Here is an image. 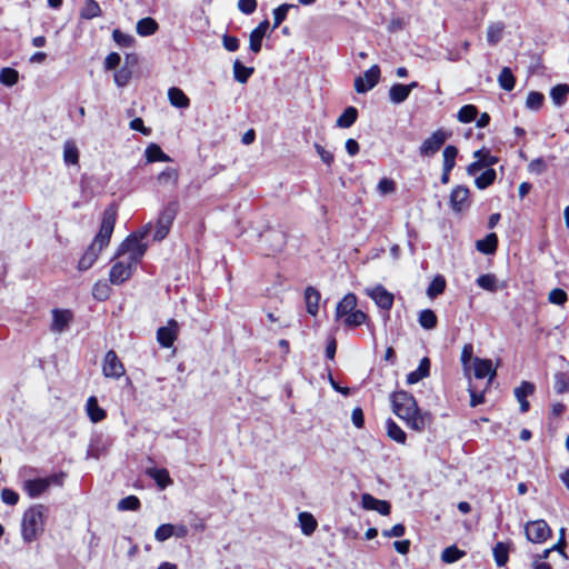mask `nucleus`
Returning <instances> with one entry per match:
<instances>
[{"label":"nucleus","mask_w":569,"mask_h":569,"mask_svg":"<svg viewBox=\"0 0 569 569\" xmlns=\"http://www.w3.org/2000/svg\"><path fill=\"white\" fill-rule=\"evenodd\" d=\"M47 510L43 505H34L23 513L21 536L24 542L30 543L42 533Z\"/></svg>","instance_id":"obj_3"},{"label":"nucleus","mask_w":569,"mask_h":569,"mask_svg":"<svg viewBox=\"0 0 569 569\" xmlns=\"http://www.w3.org/2000/svg\"><path fill=\"white\" fill-rule=\"evenodd\" d=\"M19 80V72L10 67L0 70V83L7 87L14 86Z\"/></svg>","instance_id":"obj_43"},{"label":"nucleus","mask_w":569,"mask_h":569,"mask_svg":"<svg viewBox=\"0 0 569 569\" xmlns=\"http://www.w3.org/2000/svg\"><path fill=\"white\" fill-rule=\"evenodd\" d=\"M535 389V385L529 381H522L521 385L515 389V397L520 405L521 413H526L529 410L530 403L527 400V397L532 395Z\"/></svg>","instance_id":"obj_17"},{"label":"nucleus","mask_w":569,"mask_h":569,"mask_svg":"<svg viewBox=\"0 0 569 569\" xmlns=\"http://www.w3.org/2000/svg\"><path fill=\"white\" fill-rule=\"evenodd\" d=\"M117 221V207L112 203L104 209L100 229L78 262V269L86 271L96 262L101 250L110 242Z\"/></svg>","instance_id":"obj_2"},{"label":"nucleus","mask_w":569,"mask_h":569,"mask_svg":"<svg viewBox=\"0 0 569 569\" xmlns=\"http://www.w3.org/2000/svg\"><path fill=\"white\" fill-rule=\"evenodd\" d=\"M157 179L160 184L174 187L178 182V171L173 168H166L158 174Z\"/></svg>","instance_id":"obj_49"},{"label":"nucleus","mask_w":569,"mask_h":569,"mask_svg":"<svg viewBox=\"0 0 569 569\" xmlns=\"http://www.w3.org/2000/svg\"><path fill=\"white\" fill-rule=\"evenodd\" d=\"M430 373V360L429 358L425 357L420 360V363L418 368L410 373L407 375V383L408 385H415L422 380L423 378L428 377Z\"/></svg>","instance_id":"obj_20"},{"label":"nucleus","mask_w":569,"mask_h":569,"mask_svg":"<svg viewBox=\"0 0 569 569\" xmlns=\"http://www.w3.org/2000/svg\"><path fill=\"white\" fill-rule=\"evenodd\" d=\"M447 282L443 276L437 274L427 288V296L429 298H436L441 295L446 289Z\"/></svg>","instance_id":"obj_37"},{"label":"nucleus","mask_w":569,"mask_h":569,"mask_svg":"<svg viewBox=\"0 0 569 569\" xmlns=\"http://www.w3.org/2000/svg\"><path fill=\"white\" fill-rule=\"evenodd\" d=\"M396 189V183L393 180L388 178H382L378 183V190L382 194H388L393 192Z\"/></svg>","instance_id":"obj_61"},{"label":"nucleus","mask_w":569,"mask_h":569,"mask_svg":"<svg viewBox=\"0 0 569 569\" xmlns=\"http://www.w3.org/2000/svg\"><path fill=\"white\" fill-rule=\"evenodd\" d=\"M357 306V297L353 293H347L336 308V318L343 319L351 313Z\"/></svg>","instance_id":"obj_19"},{"label":"nucleus","mask_w":569,"mask_h":569,"mask_svg":"<svg viewBox=\"0 0 569 569\" xmlns=\"http://www.w3.org/2000/svg\"><path fill=\"white\" fill-rule=\"evenodd\" d=\"M451 137V132L445 129H438L430 137L423 140L419 147L421 157H431L436 154L445 142Z\"/></svg>","instance_id":"obj_7"},{"label":"nucleus","mask_w":569,"mask_h":569,"mask_svg":"<svg viewBox=\"0 0 569 569\" xmlns=\"http://www.w3.org/2000/svg\"><path fill=\"white\" fill-rule=\"evenodd\" d=\"M498 247V237L496 233H489L483 239L477 240L476 248L485 254H492Z\"/></svg>","instance_id":"obj_22"},{"label":"nucleus","mask_w":569,"mask_h":569,"mask_svg":"<svg viewBox=\"0 0 569 569\" xmlns=\"http://www.w3.org/2000/svg\"><path fill=\"white\" fill-rule=\"evenodd\" d=\"M147 162H156V161H170V157L166 154L162 149L156 144L150 143L144 151Z\"/></svg>","instance_id":"obj_33"},{"label":"nucleus","mask_w":569,"mask_h":569,"mask_svg":"<svg viewBox=\"0 0 569 569\" xmlns=\"http://www.w3.org/2000/svg\"><path fill=\"white\" fill-rule=\"evenodd\" d=\"M367 318L368 317L363 311L355 309L351 313L343 318V323L347 327L353 328L365 323Z\"/></svg>","instance_id":"obj_46"},{"label":"nucleus","mask_w":569,"mask_h":569,"mask_svg":"<svg viewBox=\"0 0 569 569\" xmlns=\"http://www.w3.org/2000/svg\"><path fill=\"white\" fill-rule=\"evenodd\" d=\"M263 34L259 33L258 31L252 30L249 36V47L250 50L254 53L260 52Z\"/></svg>","instance_id":"obj_58"},{"label":"nucleus","mask_w":569,"mask_h":569,"mask_svg":"<svg viewBox=\"0 0 569 569\" xmlns=\"http://www.w3.org/2000/svg\"><path fill=\"white\" fill-rule=\"evenodd\" d=\"M496 565L503 567L509 559V546L502 541L496 543L492 550Z\"/></svg>","instance_id":"obj_34"},{"label":"nucleus","mask_w":569,"mask_h":569,"mask_svg":"<svg viewBox=\"0 0 569 569\" xmlns=\"http://www.w3.org/2000/svg\"><path fill=\"white\" fill-rule=\"evenodd\" d=\"M545 97L541 92L530 91L526 100V107L530 110H539L542 107Z\"/></svg>","instance_id":"obj_52"},{"label":"nucleus","mask_w":569,"mask_h":569,"mask_svg":"<svg viewBox=\"0 0 569 569\" xmlns=\"http://www.w3.org/2000/svg\"><path fill=\"white\" fill-rule=\"evenodd\" d=\"M477 116H478V109L476 106L465 104L459 109V111L457 113V119L461 123H469V122L476 120Z\"/></svg>","instance_id":"obj_41"},{"label":"nucleus","mask_w":569,"mask_h":569,"mask_svg":"<svg viewBox=\"0 0 569 569\" xmlns=\"http://www.w3.org/2000/svg\"><path fill=\"white\" fill-rule=\"evenodd\" d=\"M178 210L179 203L177 200L168 202V204L161 210L157 221L156 231L153 233V240L161 241L167 237Z\"/></svg>","instance_id":"obj_6"},{"label":"nucleus","mask_w":569,"mask_h":569,"mask_svg":"<svg viewBox=\"0 0 569 569\" xmlns=\"http://www.w3.org/2000/svg\"><path fill=\"white\" fill-rule=\"evenodd\" d=\"M466 555L465 551L458 549L456 546L447 547L441 553V560L446 563H453Z\"/></svg>","instance_id":"obj_48"},{"label":"nucleus","mask_w":569,"mask_h":569,"mask_svg":"<svg viewBox=\"0 0 569 569\" xmlns=\"http://www.w3.org/2000/svg\"><path fill=\"white\" fill-rule=\"evenodd\" d=\"M131 72L128 69H120L114 73V82L118 87H124L129 79H130Z\"/></svg>","instance_id":"obj_63"},{"label":"nucleus","mask_w":569,"mask_h":569,"mask_svg":"<svg viewBox=\"0 0 569 569\" xmlns=\"http://www.w3.org/2000/svg\"><path fill=\"white\" fill-rule=\"evenodd\" d=\"M358 118V110L355 107H347L337 119V127L350 128Z\"/></svg>","instance_id":"obj_29"},{"label":"nucleus","mask_w":569,"mask_h":569,"mask_svg":"<svg viewBox=\"0 0 569 569\" xmlns=\"http://www.w3.org/2000/svg\"><path fill=\"white\" fill-rule=\"evenodd\" d=\"M503 32V24L502 23H492L487 29V41L495 46L497 44L501 38Z\"/></svg>","instance_id":"obj_50"},{"label":"nucleus","mask_w":569,"mask_h":569,"mask_svg":"<svg viewBox=\"0 0 569 569\" xmlns=\"http://www.w3.org/2000/svg\"><path fill=\"white\" fill-rule=\"evenodd\" d=\"M473 375L477 379L489 378V381L493 380L497 376L496 369L492 368V361L490 359L473 358Z\"/></svg>","instance_id":"obj_16"},{"label":"nucleus","mask_w":569,"mask_h":569,"mask_svg":"<svg viewBox=\"0 0 569 569\" xmlns=\"http://www.w3.org/2000/svg\"><path fill=\"white\" fill-rule=\"evenodd\" d=\"M102 371L107 378L113 379H119L124 375V367L113 350L106 353Z\"/></svg>","instance_id":"obj_11"},{"label":"nucleus","mask_w":569,"mask_h":569,"mask_svg":"<svg viewBox=\"0 0 569 569\" xmlns=\"http://www.w3.org/2000/svg\"><path fill=\"white\" fill-rule=\"evenodd\" d=\"M121 57L117 52H111L106 57L104 60V68L107 70H113L116 69L120 63Z\"/></svg>","instance_id":"obj_64"},{"label":"nucleus","mask_w":569,"mask_h":569,"mask_svg":"<svg viewBox=\"0 0 569 569\" xmlns=\"http://www.w3.org/2000/svg\"><path fill=\"white\" fill-rule=\"evenodd\" d=\"M292 7V4L283 3L273 10V29L278 28L282 23L287 18L288 11Z\"/></svg>","instance_id":"obj_54"},{"label":"nucleus","mask_w":569,"mask_h":569,"mask_svg":"<svg viewBox=\"0 0 569 569\" xmlns=\"http://www.w3.org/2000/svg\"><path fill=\"white\" fill-rule=\"evenodd\" d=\"M469 189L465 186H457L450 193V206L451 209L460 213L469 208Z\"/></svg>","instance_id":"obj_12"},{"label":"nucleus","mask_w":569,"mask_h":569,"mask_svg":"<svg viewBox=\"0 0 569 569\" xmlns=\"http://www.w3.org/2000/svg\"><path fill=\"white\" fill-rule=\"evenodd\" d=\"M368 296L375 300L377 306L383 310H390L393 305V295L378 284L368 290Z\"/></svg>","instance_id":"obj_13"},{"label":"nucleus","mask_w":569,"mask_h":569,"mask_svg":"<svg viewBox=\"0 0 569 569\" xmlns=\"http://www.w3.org/2000/svg\"><path fill=\"white\" fill-rule=\"evenodd\" d=\"M387 436L397 443L405 445L407 440L406 432L391 419L386 421Z\"/></svg>","instance_id":"obj_25"},{"label":"nucleus","mask_w":569,"mask_h":569,"mask_svg":"<svg viewBox=\"0 0 569 569\" xmlns=\"http://www.w3.org/2000/svg\"><path fill=\"white\" fill-rule=\"evenodd\" d=\"M159 29L158 22L150 17L142 18L137 22L136 30L141 37H148L157 32Z\"/></svg>","instance_id":"obj_23"},{"label":"nucleus","mask_w":569,"mask_h":569,"mask_svg":"<svg viewBox=\"0 0 569 569\" xmlns=\"http://www.w3.org/2000/svg\"><path fill=\"white\" fill-rule=\"evenodd\" d=\"M257 0H239L238 1V9L243 14H252L257 9Z\"/></svg>","instance_id":"obj_60"},{"label":"nucleus","mask_w":569,"mask_h":569,"mask_svg":"<svg viewBox=\"0 0 569 569\" xmlns=\"http://www.w3.org/2000/svg\"><path fill=\"white\" fill-rule=\"evenodd\" d=\"M476 282L478 287L490 292H496L499 289L498 279L493 273H483L477 278Z\"/></svg>","instance_id":"obj_35"},{"label":"nucleus","mask_w":569,"mask_h":569,"mask_svg":"<svg viewBox=\"0 0 569 569\" xmlns=\"http://www.w3.org/2000/svg\"><path fill=\"white\" fill-rule=\"evenodd\" d=\"M140 508V500L136 496H128L118 502V509L121 511H136Z\"/></svg>","instance_id":"obj_51"},{"label":"nucleus","mask_w":569,"mask_h":569,"mask_svg":"<svg viewBox=\"0 0 569 569\" xmlns=\"http://www.w3.org/2000/svg\"><path fill=\"white\" fill-rule=\"evenodd\" d=\"M150 230L151 224L149 223L138 232L129 234L119 246L117 256H127L126 260L138 264L147 250V243H143L142 240L149 234Z\"/></svg>","instance_id":"obj_4"},{"label":"nucleus","mask_w":569,"mask_h":569,"mask_svg":"<svg viewBox=\"0 0 569 569\" xmlns=\"http://www.w3.org/2000/svg\"><path fill=\"white\" fill-rule=\"evenodd\" d=\"M79 14L82 20H91L100 17L102 14V10L96 0H86Z\"/></svg>","instance_id":"obj_27"},{"label":"nucleus","mask_w":569,"mask_h":569,"mask_svg":"<svg viewBox=\"0 0 569 569\" xmlns=\"http://www.w3.org/2000/svg\"><path fill=\"white\" fill-rule=\"evenodd\" d=\"M298 520L303 535L310 536L315 532L317 528V521L311 513L306 511L300 512L298 516Z\"/></svg>","instance_id":"obj_32"},{"label":"nucleus","mask_w":569,"mask_h":569,"mask_svg":"<svg viewBox=\"0 0 569 569\" xmlns=\"http://www.w3.org/2000/svg\"><path fill=\"white\" fill-rule=\"evenodd\" d=\"M148 473L157 482L160 489H166L172 483L169 472L164 468H153L150 469Z\"/></svg>","instance_id":"obj_30"},{"label":"nucleus","mask_w":569,"mask_h":569,"mask_svg":"<svg viewBox=\"0 0 569 569\" xmlns=\"http://www.w3.org/2000/svg\"><path fill=\"white\" fill-rule=\"evenodd\" d=\"M111 288L106 281H97L92 288V296L96 300L104 301L110 296Z\"/></svg>","instance_id":"obj_47"},{"label":"nucleus","mask_w":569,"mask_h":569,"mask_svg":"<svg viewBox=\"0 0 569 569\" xmlns=\"http://www.w3.org/2000/svg\"><path fill=\"white\" fill-rule=\"evenodd\" d=\"M253 72L252 67H246L239 60L233 62V77L238 82L246 83Z\"/></svg>","instance_id":"obj_38"},{"label":"nucleus","mask_w":569,"mask_h":569,"mask_svg":"<svg viewBox=\"0 0 569 569\" xmlns=\"http://www.w3.org/2000/svg\"><path fill=\"white\" fill-rule=\"evenodd\" d=\"M72 320V312L67 309H53L52 310V323H51V331L61 333L63 332L70 321Z\"/></svg>","instance_id":"obj_15"},{"label":"nucleus","mask_w":569,"mask_h":569,"mask_svg":"<svg viewBox=\"0 0 569 569\" xmlns=\"http://www.w3.org/2000/svg\"><path fill=\"white\" fill-rule=\"evenodd\" d=\"M87 413L90 420L94 423L100 422L106 418V411L99 407L96 397L91 396L87 400Z\"/></svg>","instance_id":"obj_26"},{"label":"nucleus","mask_w":569,"mask_h":569,"mask_svg":"<svg viewBox=\"0 0 569 569\" xmlns=\"http://www.w3.org/2000/svg\"><path fill=\"white\" fill-rule=\"evenodd\" d=\"M361 507L366 510H376L382 516H388L391 510V506L387 500L377 499L370 493L361 496Z\"/></svg>","instance_id":"obj_14"},{"label":"nucleus","mask_w":569,"mask_h":569,"mask_svg":"<svg viewBox=\"0 0 569 569\" xmlns=\"http://www.w3.org/2000/svg\"><path fill=\"white\" fill-rule=\"evenodd\" d=\"M380 76V67L378 64H373L367 71H365L363 76H359L355 79V90L358 93L368 92L379 83Z\"/></svg>","instance_id":"obj_9"},{"label":"nucleus","mask_w":569,"mask_h":569,"mask_svg":"<svg viewBox=\"0 0 569 569\" xmlns=\"http://www.w3.org/2000/svg\"><path fill=\"white\" fill-rule=\"evenodd\" d=\"M168 99L170 103L177 108H188L190 104V100L187 94L177 87H171L168 90Z\"/></svg>","instance_id":"obj_24"},{"label":"nucleus","mask_w":569,"mask_h":569,"mask_svg":"<svg viewBox=\"0 0 569 569\" xmlns=\"http://www.w3.org/2000/svg\"><path fill=\"white\" fill-rule=\"evenodd\" d=\"M222 44H223V48L227 51L234 52L239 48V40L236 37H232V36H229V34H224L222 37Z\"/></svg>","instance_id":"obj_62"},{"label":"nucleus","mask_w":569,"mask_h":569,"mask_svg":"<svg viewBox=\"0 0 569 569\" xmlns=\"http://www.w3.org/2000/svg\"><path fill=\"white\" fill-rule=\"evenodd\" d=\"M305 301L307 312L316 316L319 309L320 292L313 287H308L305 291Z\"/></svg>","instance_id":"obj_21"},{"label":"nucleus","mask_w":569,"mask_h":569,"mask_svg":"<svg viewBox=\"0 0 569 569\" xmlns=\"http://www.w3.org/2000/svg\"><path fill=\"white\" fill-rule=\"evenodd\" d=\"M499 86L506 90L511 91L515 88L516 79L509 67H503L498 76Z\"/></svg>","instance_id":"obj_39"},{"label":"nucleus","mask_w":569,"mask_h":569,"mask_svg":"<svg viewBox=\"0 0 569 569\" xmlns=\"http://www.w3.org/2000/svg\"><path fill=\"white\" fill-rule=\"evenodd\" d=\"M393 413L403 420L408 428L422 432L431 423V415L418 407L415 397L407 391H397L391 395Z\"/></svg>","instance_id":"obj_1"},{"label":"nucleus","mask_w":569,"mask_h":569,"mask_svg":"<svg viewBox=\"0 0 569 569\" xmlns=\"http://www.w3.org/2000/svg\"><path fill=\"white\" fill-rule=\"evenodd\" d=\"M112 39L119 47H123V48L131 47L133 43V37H131L130 34L123 33L119 29L113 30Z\"/></svg>","instance_id":"obj_56"},{"label":"nucleus","mask_w":569,"mask_h":569,"mask_svg":"<svg viewBox=\"0 0 569 569\" xmlns=\"http://www.w3.org/2000/svg\"><path fill=\"white\" fill-rule=\"evenodd\" d=\"M174 525L163 523L156 529L154 539L159 542H163L173 536Z\"/></svg>","instance_id":"obj_53"},{"label":"nucleus","mask_w":569,"mask_h":569,"mask_svg":"<svg viewBox=\"0 0 569 569\" xmlns=\"http://www.w3.org/2000/svg\"><path fill=\"white\" fill-rule=\"evenodd\" d=\"M67 475L63 471L52 473L44 478L29 479L23 482V490L34 499L40 497L51 486L62 487Z\"/></svg>","instance_id":"obj_5"},{"label":"nucleus","mask_w":569,"mask_h":569,"mask_svg":"<svg viewBox=\"0 0 569 569\" xmlns=\"http://www.w3.org/2000/svg\"><path fill=\"white\" fill-rule=\"evenodd\" d=\"M177 326V322L174 320H171L169 322V326L160 327L157 331V340L159 345L163 348H170L176 338L177 332L174 330V327Z\"/></svg>","instance_id":"obj_18"},{"label":"nucleus","mask_w":569,"mask_h":569,"mask_svg":"<svg viewBox=\"0 0 569 569\" xmlns=\"http://www.w3.org/2000/svg\"><path fill=\"white\" fill-rule=\"evenodd\" d=\"M63 161L67 166H74L79 162V150L73 141H66L63 144Z\"/></svg>","instance_id":"obj_31"},{"label":"nucleus","mask_w":569,"mask_h":569,"mask_svg":"<svg viewBox=\"0 0 569 569\" xmlns=\"http://www.w3.org/2000/svg\"><path fill=\"white\" fill-rule=\"evenodd\" d=\"M496 178V170L492 168H488L475 179V184L478 189L483 190L491 186L495 182Z\"/></svg>","instance_id":"obj_40"},{"label":"nucleus","mask_w":569,"mask_h":569,"mask_svg":"<svg viewBox=\"0 0 569 569\" xmlns=\"http://www.w3.org/2000/svg\"><path fill=\"white\" fill-rule=\"evenodd\" d=\"M437 316L431 309H425L419 313L418 322L427 330H431L437 326Z\"/></svg>","instance_id":"obj_42"},{"label":"nucleus","mask_w":569,"mask_h":569,"mask_svg":"<svg viewBox=\"0 0 569 569\" xmlns=\"http://www.w3.org/2000/svg\"><path fill=\"white\" fill-rule=\"evenodd\" d=\"M548 300L550 303L563 306L568 300V295L566 293L565 290L556 288L549 292Z\"/></svg>","instance_id":"obj_55"},{"label":"nucleus","mask_w":569,"mask_h":569,"mask_svg":"<svg viewBox=\"0 0 569 569\" xmlns=\"http://www.w3.org/2000/svg\"><path fill=\"white\" fill-rule=\"evenodd\" d=\"M569 94V86L566 83H560L551 88L550 97L553 103L558 107L562 106L567 100Z\"/></svg>","instance_id":"obj_36"},{"label":"nucleus","mask_w":569,"mask_h":569,"mask_svg":"<svg viewBox=\"0 0 569 569\" xmlns=\"http://www.w3.org/2000/svg\"><path fill=\"white\" fill-rule=\"evenodd\" d=\"M409 97L408 88L402 83H395L389 89V99L395 104L405 102Z\"/></svg>","instance_id":"obj_28"},{"label":"nucleus","mask_w":569,"mask_h":569,"mask_svg":"<svg viewBox=\"0 0 569 569\" xmlns=\"http://www.w3.org/2000/svg\"><path fill=\"white\" fill-rule=\"evenodd\" d=\"M1 500L9 506H16L19 501V495L10 488H3L1 491Z\"/></svg>","instance_id":"obj_59"},{"label":"nucleus","mask_w":569,"mask_h":569,"mask_svg":"<svg viewBox=\"0 0 569 569\" xmlns=\"http://www.w3.org/2000/svg\"><path fill=\"white\" fill-rule=\"evenodd\" d=\"M553 389L556 393L562 395L569 392V377L565 372H556L553 376Z\"/></svg>","instance_id":"obj_45"},{"label":"nucleus","mask_w":569,"mask_h":569,"mask_svg":"<svg viewBox=\"0 0 569 569\" xmlns=\"http://www.w3.org/2000/svg\"><path fill=\"white\" fill-rule=\"evenodd\" d=\"M547 168H548L547 162L541 157L533 159L528 164V171L530 173L537 174V176L545 173L547 171Z\"/></svg>","instance_id":"obj_57"},{"label":"nucleus","mask_w":569,"mask_h":569,"mask_svg":"<svg viewBox=\"0 0 569 569\" xmlns=\"http://www.w3.org/2000/svg\"><path fill=\"white\" fill-rule=\"evenodd\" d=\"M458 156V149L455 146H447L443 149V163L442 168L446 169V171H451L456 164V158Z\"/></svg>","instance_id":"obj_44"},{"label":"nucleus","mask_w":569,"mask_h":569,"mask_svg":"<svg viewBox=\"0 0 569 569\" xmlns=\"http://www.w3.org/2000/svg\"><path fill=\"white\" fill-rule=\"evenodd\" d=\"M525 533L529 541L542 543L551 536V529L545 520L539 519L528 521L525 526Z\"/></svg>","instance_id":"obj_8"},{"label":"nucleus","mask_w":569,"mask_h":569,"mask_svg":"<svg viewBox=\"0 0 569 569\" xmlns=\"http://www.w3.org/2000/svg\"><path fill=\"white\" fill-rule=\"evenodd\" d=\"M137 264L128 261L121 260L116 262L109 272V280L112 284L120 286L126 282L131 276Z\"/></svg>","instance_id":"obj_10"}]
</instances>
